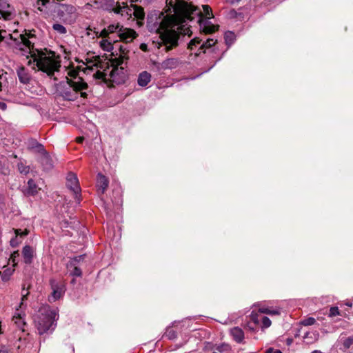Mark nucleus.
I'll return each instance as SVG.
<instances>
[{
	"mask_svg": "<svg viewBox=\"0 0 353 353\" xmlns=\"http://www.w3.org/2000/svg\"><path fill=\"white\" fill-rule=\"evenodd\" d=\"M312 353H322L321 351L319 350H314Z\"/></svg>",
	"mask_w": 353,
	"mask_h": 353,
	"instance_id": "obj_57",
	"label": "nucleus"
},
{
	"mask_svg": "<svg viewBox=\"0 0 353 353\" xmlns=\"http://www.w3.org/2000/svg\"><path fill=\"white\" fill-rule=\"evenodd\" d=\"M38 192V188L32 179L28 181L27 194L29 195H35Z\"/></svg>",
	"mask_w": 353,
	"mask_h": 353,
	"instance_id": "obj_23",
	"label": "nucleus"
},
{
	"mask_svg": "<svg viewBox=\"0 0 353 353\" xmlns=\"http://www.w3.org/2000/svg\"><path fill=\"white\" fill-rule=\"evenodd\" d=\"M319 339V333L317 331L307 332L303 336L304 342L306 344H312Z\"/></svg>",
	"mask_w": 353,
	"mask_h": 353,
	"instance_id": "obj_16",
	"label": "nucleus"
},
{
	"mask_svg": "<svg viewBox=\"0 0 353 353\" xmlns=\"http://www.w3.org/2000/svg\"><path fill=\"white\" fill-rule=\"evenodd\" d=\"M118 37L125 43H130L138 37V34L133 29L125 28L122 26Z\"/></svg>",
	"mask_w": 353,
	"mask_h": 353,
	"instance_id": "obj_8",
	"label": "nucleus"
},
{
	"mask_svg": "<svg viewBox=\"0 0 353 353\" xmlns=\"http://www.w3.org/2000/svg\"><path fill=\"white\" fill-rule=\"evenodd\" d=\"M123 60H124V56H121L118 58L116 57L112 59V62L113 69L110 72V76L112 77H114L115 73L119 71V66L123 64Z\"/></svg>",
	"mask_w": 353,
	"mask_h": 353,
	"instance_id": "obj_20",
	"label": "nucleus"
},
{
	"mask_svg": "<svg viewBox=\"0 0 353 353\" xmlns=\"http://www.w3.org/2000/svg\"><path fill=\"white\" fill-rule=\"evenodd\" d=\"M247 327H248V329L251 330H254V327L252 326L251 323L250 322L248 323Z\"/></svg>",
	"mask_w": 353,
	"mask_h": 353,
	"instance_id": "obj_55",
	"label": "nucleus"
},
{
	"mask_svg": "<svg viewBox=\"0 0 353 353\" xmlns=\"http://www.w3.org/2000/svg\"><path fill=\"white\" fill-rule=\"evenodd\" d=\"M59 94L64 100L74 101L78 98V94L73 90L71 85L63 87L59 90Z\"/></svg>",
	"mask_w": 353,
	"mask_h": 353,
	"instance_id": "obj_9",
	"label": "nucleus"
},
{
	"mask_svg": "<svg viewBox=\"0 0 353 353\" xmlns=\"http://www.w3.org/2000/svg\"><path fill=\"white\" fill-rule=\"evenodd\" d=\"M67 187L70 189L75 195V199H77V201L78 203H80V192H81V188L79 184V180L77 179V176L74 173H69L67 176V182H66Z\"/></svg>",
	"mask_w": 353,
	"mask_h": 353,
	"instance_id": "obj_6",
	"label": "nucleus"
},
{
	"mask_svg": "<svg viewBox=\"0 0 353 353\" xmlns=\"http://www.w3.org/2000/svg\"><path fill=\"white\" fill-rule=\"evenodd\" d=\"M78 73L79 72L77 70H76L74 69H72V70H69L68 74L70 77L76 79L77 77Z\"/></svg>",
	"mask_w": 353,
	"mask_h": 353,
	"instance_id": "obj_46",
	"label": "nucleus"
},
{
	"mask_svg": "<svg viewBox=\"0 0 353 353\" xmlns=\"http://www.w3.org/2000/svg\"><path fill=\"white\" fill-rule=\"evenodd\" d=\"M230 333L234 341L237 343H241L243 341L244 332L241 328L234 327L231 329Z\"/></svg>",
	"mask_w": 353,
	"mask_h": 353,
	"instance_id": "obj_18",
	"label": "nucleus"
},
{
	"mask_svg": "<svg viewBox=\"0 0 353 353\" xmlns=\"http://www.w3.org/2000/svg\"><path fill=\"white\" fill-rule=\"evenodd\" d=\"M8 73L3 69L0 68V91H2L3 88L8 85Z\"/></svg>",
	"mask_w": 353,
	"mask_h": 353,
	"instance_id": "obj_22",
	"label": "nucleus"
},
{
	"mask_svg": "<svg viewBox=\"0 0 353 353\" xmlns=\"http://www.w3.org/2000/svg\"><path fill=\"white\" fill-rule=\"evenodd\" d=\"M15 17V10L13 6L6 0H0V19L11 20Z\"/></svg>",
	"mask_w": 353,
	"mask_h": 353,
	"instance_id": "obj_7",
	"label": "nucleus"
},
{
	"mask_svg": "<svg viewBox=\"0 0 353 353\" xmlns=\"http://www.w3.org/2000/svg\"><path fill=\"white\" fill-rule=\"evenodd\" d=\"M225 40L228 44H231L234 40V34L232 32H227L225 34Z\"/></svg>",
	"mask_w": 353,
	"mask_h": 353,
	"instance_id": "obj_33",
	"label": "nucleus"
},
{
	"mask_svg": "<svg viewBox=\"0 0 353 353\" xmlns=\"http://www.w3.org/2000/svg\"><path fill=\"white\" fill-rule=\"evenodd\" d=\"M106 28L108 29V32H109V34L117 33V35H119L121 28H122V25L119 23L110 24Z\"/></svg>",
	"mask_w": 353,
	"mask_h": 353,
	"instance_id": "obj_25",
	"label": "nucleus"
},
{
	"mask_svg": "<svg viewBox=\"0 0 353 353\" xmlns=\"http://www.w3.org/2000/svg\"><path fill=\"white\" fill-rule=\"evenodd\" d=\"M12 41L17 43L18 39L14 38L12 34H7L6 30H0V42L5 41L8 45H11Z\"/></svg>",
	"mask_w": 353,
	"mask_h": 353,
	"instance_id": "obj_19",
	"label": "nucleus"
},
{
	"mask_svg": "<svg viewBox=\"0 0 353 353\" xmlns=\"http://www.w3.org/2000/svg\"><path fill=\"white\" fill-rule=\"evenodd\" d=\"M34 250L30 245H25L22 250V255L24 262L26 264H30L32 261Z\"/></svg>",
	"mask_w": 353,
	"mask_h": 353,
	"instance_id": "obj_14",
	"label": "nucleus"
},
{
	"mask_svg": "<svg viewBox=\"0 0 353 353\" xmlns=\"http://www.w3.org/2000/svg\"><path fill=\"white\" fill-rule=\"evenodd\" d=\"M33 148H34L37 152L40 154V155L46 152V150H45L43 145L40 143H37L35 144V146H34Z\"/></svg>",
	"mask_w": 353,
	"mask_h": 353,
	"instance_id": "obj_39",
	"label": "nucleus"
},
{
	"mask_svg": "<svg viewBox=\"0 0 353 353\" xmlns=\"http://www.w3.org/2000/svg\"><path fill=\"white\" fill-rule=\"evenodd\" d=\"M316 322V320L313 317H308L302 321L301 324L305 326L314 325Z\"/></svg>",
	"mask_w": 353,
	"mask_h": 353,
	"instance_id": "obj_36",
	"label": "nucleus"
},
{
	"mask_svg": "<svg viewBox=\"0 0 353 353\" xmlns=\"http://www.w3.org/2000/svg\"><path fill=\"white\" fill-rule=\"evenodd\" d=\"M62 7L65 8V11L69 12H73L75 10L74 7L70 5H62Z\"/></svg>",
	"mask_w": 353,
	"mask_h": 353,
	"instance_id": "obj_45",
	"label": "nucleus"
},
{
	"mask_svg": "<svg viewBox=\"0 0 353 353\" xmlns=\"http://www.w3.org/2000/svg\"><path fill=\"white\" fill-rule=\"evenodd\" d=\"M80 92H81L80 95H81V97H83V98H86L87 97L88 94H87L86 92H83V91H80Z\"/></svg>",
	"mask_w": 353,
	"mask_h": 353,
	"instance_id": "obj_54",
	"label": "nucleus"
},
{
	"mask_svg": "<svg viewBox=\"0 0 353 353\" xmlns=\"http://www.w3.org/2000/svg\"><path fill=\"white\" fill-rule=\"evenodd\" d=\"M109 34H109V32H108L107 28H104L103 30H102L100 33V36L102 37H108Z\"/></svg>",
	"mask_w": 353,
	"mask_h": 353,
	"instance_id": "obj_49",
	"label": "nucleus"
},
{
	"mask_svg": "<svg viewBox=\"0 0 353 353\" xmlns=\"http://www.w3.org/2000/svg\"><path fill=\"white\" fill-rule=\"evenodd\" d=\"M216 41H214L213 39H208L205 42L203 43L201 46V49H206L212 47L215 44Z\"/></svg>",
	"mask_w": 353,
	"mask_h": 353,
	"instance_id": "obj_32",
	"label": "nucleus"
},
{
	"mask_svg": "<svg viewBox=\"0 0 353 353\" xmlns=\"http://www.w3.org/2000/svg\"><path fill=\"white\" fill-rule=\"evenodd\" d=\"M261 322H262V325H261L262 328H268L272 324L270 319L267 316H262Z\"/></svg>",
	"mask_w": 353,
	"mask_h": 353,
	"instance_id": "obj_35",
	"label": "nucleus"
},
{
	"mask_svg": "<svg viewBox=\"0 0 353 353\" xmlns=\"http://www.w3.org/2000/svg\"><path fill=\"white\" fill-rule=\"evenodd\" d=\"M28 64H29V65H31V64H32V61H31V60H30V61H28Z\"/></svg>",
	"mask_w": 353,
	"mask_h": 353,
	"instance_id": "obj_58",
	"label": "nucleus"
},
{
	"mask_svg": "<svg viewBox=\"0 0 353 353\" xmlns=\"http://www.w3.org/2000/svg\"><path fill=\"white\" fill-rule=\"evenodd\" d=\"M0 353H8V350L3 345H0Z\"/></svg>",
	"mask_w": 353,
	"mask_h": 353,
	"instance_id": "obj_52",
	"label": "nucleus"
},
{
	"mask_svg": "<svg viewBox=\"0 0 353 353\" xmlns=\"http://www.w3.org/2000/svg\"><path fill=\"white\" fill-rule=\"evenodd\" d=\"M19 256V253L18 251H14L10 256V260L13 263V265L15 266L17 264L16 260L17 258Z\"/></svg>",
	"mask_w": 353,
	"mask_h": 353,
	"instance_id": "obj_43",
	"label": "nucleus"
},
{
	"mask_svg": "<svg viewBox=\"0 0 353 353\" xmlns=\"http://www.w3.org/2000/svg\"><path fill=\"white\" fill-rule=\"evenodd\" d=\"M120 70H123V68L122 67H120Z\"/></svg>",
	"mask_w": 353,
	"mask_h": 353,
	"instance_id": "obj_59",
	"label": "nucleus"
},
{
	"mask_svg": "<svg viewBox=\"0 0 353 353\" xmlns=\"http://www.w3.org/2000/svg\"><path fill=\"white\" fill-rule=\"evenodd\" d=\"M259 312L262 314H268L271 315H276L279 314V312L276 310H271L267 307H262L259 310Z\"/></svg>",
	"mask_w": 353,
	"mask_h": 353,
	"instance_id": "obj_31",
	"label": "nucleus"
},
{
	"mask_svg": "<svg viewBox=\"0 0 353 353\" xmlns=\"http://www.w3.org/2000/svg\"><path fill=\"white\" fill-rule=\"evenodd\" d=\"M67 83L68 85L72 86L77 94L78 92L83 91L88 88V83L81 77H78L77 81L67 79Z\"/></svg>",
	"mask_w": 353,
	"mask_h": 353,
	"instance_id": "obj_10",
	"label": "nucleus"
},
{
	"mask_svg": "<svg viewBox=\"0 0 353 353\" xmlns=\"http://www.w3.org/2000/svg\"><path fill=\"white\" fill-rule=\"evenodd\" d=\"M10 273H7V271H4L3 272H0V276H1L2 280L7 281L8 279V276Z\"/></svg>",
	"mask_w": 353,
	"mask_h": 353,
	"instance_id": "obj_48",
	"label": "nucleus"
},
{
	"mask_svg": "<svg viewBox=\"0 0 353 353\" xmlns=\"http://www.w3.org/2000/svg\"><path fill=\"white\" fill-rule=\"evenodd\" d=\"M29 231L28 230H25L24 231H22L21 229H17L15 230L16 234L20 235L21 236H24L28 234Z\"/></svg>",
	"mask_w": 353,
	"mask_h": 353,
	"instance_id": "obj_44",
	"label": "nucleus"
},
{
	"mask_svg": "<svg viewBox=\"0 0 353 353\" xmlns=\"http://www.w3.org/2000/svg\"><path fill=\"white\" fill-rule=\"evenodd\" d=\"M212 353H217V352H212Z\"/></svg>",
	"mask_w": 353,
	"mask_h": 353,
	"instance_id": "obj_60",
	"label": "nucleus"
},
{
	"mask_svg": "<svg viewBox=\"0 0 353 353\" xmlns=\"http://www.w3.org/2000/svg\"><path fill=\"white\" fill-rule=\"evenodd\" d=\"M192 7L198 9L201 14L198 16L194 15V17H191L190 19H187L186 22L184 24H187L186 27L189 28L188 22L192 21L195 17H198V23H199V28L201 32L205 34H212L216 32L218 30L219 26L212 24L209 19L213 17L212 11L211 8L208 5H203V12L201 11V10L196 6L192 5Z\"/></svg>",
	"mask_w": 353,
	"mask_h": 353,
	"instance_id": "obj_4",
	"label": "nucleus"
},
{
	"mask_svg": "<svg viewBox=\"0 0 353 353\" xmlns=\"http://www.w3.org/2000/svg\"><path fill=\"white\" fill-rule=\"evenodd\" d=\"M133 15L137 19H140V20L143 19L144 17H145V13H144L143 9L140 6L134 5Z\"/></svg>",
	"mask_w": 353,
	"mask_h": 353,
	"instance_id": "obj_24",
	"label": "nucleus"
},
{
	"mask_svg": "<svg viewBox=\"0 0 353 353\" xmlns=\"http://www.w3.org/2000/svg\"><path fill=\"white\" fill-rule=\"evenodd\" d=\"M70 274L73 276H81L82 275V272L81 269L77 266V265L71 267L70 269H68Z\"/></svg>",
	"mask_w": 353,
	"mask_h": 353,
	"instance_id": "obj_29",
	"label": "nucleus"
},
{
	"mask_svg": "<svg viewBox=\"0 0 353 353\" xmlns=\"http://www.w3.org/2000/svg\"><path fill=\"white\" fill-rule=\"evenodd\" d=\"M265 353H282L279 350H274L273 348L268 349Z\"/></svg>",
	"mask_w": 353,
	"mask_h": 353,
	"instance_id": "obj_50",
	"label": "nucleus"
},
{
	"mask_svg": "<svg viewBox=\"0 0 353 353\" xmlns=\"http://www.w3.org/2000/svg\"><path fill=\"white\" fill-rule=\"evenodd\" d=\"M169 10L173 12L172 15L164 16L161 13L157 21L148 27L150 31L159 34L160 44L169 51L178 46L179 34L190 35L192 32L184 24L187 19L198 16L200 11L192 7V5L184 0H170L168 2Z\"/></svg>",
	"mask_w": 353,
	"mask_h": 353,
	"instance_id": "obj_1",
	"label": "nucleus"
},
{
	"mask_svg": "<svg viewBox=\"0 0 353 353\" xmlns=\"http://www.w3.org/2000/svg\"><path fill=\"white\" fill-rule=\"evenodd\" d=\"M7 109V105L5 102L0 101V110L5 111Z\"/></svg>",
	"mask_w": 353,
	"mask_h": 353,
	"instance_id": "obj_51",
	"label": "nucleus"
},
{
	"mask_svg": "<svg viewBox=\"0 0 353 353\" xmlns=\"http://www.w3.org/2000/svg\"><path fill=\"white\" fill-rule=\"evenodd\" d=\"M52 28L54 31L61 34H65L67 32L66 28L63 25L59 23L53 24Z\"/></svg>",
	"mask_w": 353,
	"mask_h": 353,
	"instance_id": "obj_30",
	"label": "nucleus"
},
{
	"mask_svg": "<svg viewBox=\"0 0 353 353\" xmlns=\"http://www.w3.org/2000/svg\"><path fill=\"white\" fill-rule=\"evenodd\" d=\"M39 161L44 170H48L52 168L53 161L47 152L41 154L39 157Z\"/></svg>",
	"mask_w": 353,
	"mask_h": 353,
	"instance_id": "obj_15",
	"label": "nucleus"
},
{
	"mask_svg": "<svg viewBox=\"0 0 353 353\" xmlns=\"http://www.w3.org/2000/svg\"><path fill=\"white\" fill-rule=\"evenodd\" d=\"M52 293L48 296V301L50 303L55 302L59 299L65 292V285L62 282H58L54 279L50 281Z\"/></svg>",
	"mask_w": 353,
	"mask_h": 353,
	"instance_id": "obj_5",
	"label": "nucleus"
},
{
	"mask_svg": "<svg viewBox=\"0 0 353 353\" xmlns=\"http://www.w3.org/2000/svg\"><path fill=\"white\" fill-rule=\"evenodd\" d=\"M259 315L257 313L252 312L250 317V320L254 325H259L260 321H261V319H259Z\"/></svg>",
	"mask_w": 353,
	"mask_h": 353,
	"instance_id": "obj_34",
	"label": "nucleus"
},
{
	"mask_svg": "<svg viewBox=\"0 0 353 353\" xmlns=\"http://www.w3.org/2000/svg\"><path fill=\"white\" fill-rule=\"evenodd\" d=\"M25 291H26L25 288H23L22 290V297H21V306L23 304V301L27 299V296L28 295V292H26V293H24Z\"/></svg>",
	"mask_w": 353,
	"mask_h": 353,
	"instance_id": "obj_47",
	"label": "nucleus"
},
{
	"mask_svg": "<svg viewBox=\"0 0 353 353\" xmlns=\"http://www.w3.org/2000/svg\"><path fill=\"white\" fill-rule=\"evenodd\" d=\"M352 345H353V336L347 338L343 343V345L345 350L348 349Z\"/></svg>",
	"mask_w": 353,
	"mask_h": 353,
	"instance_id": "obj_38",
	"label": "nucleus"
},
{
	"mask_svg": "<svg viewBox=\"0 0 353 353\" xmlns=\"http://www.w3.org/2000/svg\"><path fill=\"white\" fill-rule=\"evenodd\" d=\"M133 9H134L133 4H130V6H128L125 3H123L122 6L120 4H118L117 6V8L114 10V13L120 14L122 16L130 17L132 15H133Z\"/></svg>",
	"mask_w": 353,
	"mask_h": 353,
	"instance_id": "obj_12",
	"label": "nucleus"
},
{
	"mask_svg": "<svg viewBox=\"0 0 353 353\" xmlns=\"http://www.w3.org/2000/svg\"><path fill=\"white\" fill-rule=\"evenodd\" d=\"M109 181L108 178L101 173L97 175V186L98 191L101 194H103L108 187Z\"/></svg>",
	"mask_w": 353,
	"mask_h": 353,
	"instance_id": "obj_13",
	"label": "nucleus"
},
{
	"mask_svg": "<svg viewBox=\"0 0 353 353\" xmlns=\"http://www.w3.org/2000/svg\"><path fill=\"white\" fill-rule=\"evenodd\" d=\"M217 350L221 353H223V352H228V351H230V346L228 345L223 344V345H221L217 347Z\"/></svg>",
	"mask_w": 353,
	"mask_h": 353,
	"instance_id": "obj_42",
	"label": "nucleus"
},
{
	"mask_svg": "<svg viewBox=\"0 0 353 353\" xmlns=\"http://www.w3.org/2000/svg\"><path fill=\"white\" fill-rule=\"evenodd\" d=\"M83 137H79L77 138V141L78 143H81L83 141Z\"/></svg>",
	"mask_w": 353,
	"mask_h": 353,
	"instance_id": "obj_56",
	"label": "nucleus"
},
{
	"mask_svg": "<svg viewBox=\"0 0 353 353\" xmlns=\"http://www.w3.org/2000/svg\"><path fill=\"white\" fill-rule=\"evenodd\" d=\"M151 81V74L147 71L141 72L137 79V83L141 87L146 86Z\"/></svg>",
	"mask_w": 353,
	"mask_h": 353,
	"instance_id": "obj_17",
	"label": "nucleus"
},
{
	"mask_svg": "<svg viewBox=\"0 0 353 353\" xmlns=\"http://www.w3.org/2000/svg\"><path fill=\"white\" fill-rule=\"evenodd\" d=\"M339 314H340L339 310L337 307H332L330 309V313H329L330 316L333 317V316H336Z\"/></svg>",
	"mask_w": 353,
	"mask_h": 353,
	"instance_id": "obj_41",
	"label": "nucleus"
},
{
	"mask_svg": "<svg viewBox=\"0 0 353 353\" xmlns=\"http://www.w3.org/2000/svg\"><path fill=\"white\" fill-rule=\"evenodd\" d=\"M57 319V314L54 310L47 305L41 307L34 319L39 334H43L54 330Z\"/></svg>",
	"mask_w": 353,
	"mask_h": 353,
	"instance_id": "obj_3",
	"label": "nucleus"
},
{
	"mask_svg": "<svg viewBox=\"0 0 353 353\" xmlns=\"http://www.w3.org/2000/svg\"><path fill=\"white\" fill-rule=\"evenodd\" d=\"M201 41V39H200L199 38H194V39H192L190 41V42L189 43L188 48L190 50H193L194 46H196V45L200 44Z\"/></svg>",
	"mask_w": 353,
	"mask_h": 353,
	"instance_id": "obj_40",
	"label": "nucleus"
},
{
	"mask_svg": "<svg viewBox=\"0 0 353 353\" xmlns=\"http://www.w3.org/2000/svg\"><path fill=\"white\" fill-rule=\"evenodd\" d=\"M119 4L118 2L115 3L114 0H106V3L104 5V9L108 11H113L117 8V6Z\"/></svg>",
	"mask_w": 353,
	"mask_h": 353,
	"instance_id": "obj_27",
	"label": "nucleus"
},
{
	"mask_svg": "<svg viewBox=\"0 0 353 353\" xmlns=\"http://www.w3.org/2000/svg\"><path fill=\"white\" fill-rule=\"evenodd\" d=\"M83 255H80V256H75L74 258L72 259L67 264V268L68 269H70L71 267L74 266V265H78L80 261H83Z\"/></svg>",
	"mask_w": 353,
	"mask_h": 353,
	"instance_id": "obj_28",
	"label": "nucleus"
},
{
	"mask_svg": "<svg viewBox=\"0 0 353 353\" xmlns=\"http://www.w3.org/2000/svg\"><path fill=\"white\" fill-rule=\"evenodd\" d=\"M32 37L30 34H20L17 43H21L27 48L30 51L32 61L35 63L34 65L38 68V70L46 73L48 76L51 77L54 72L59 70L60 64L52 57L47 56L42 50L34 49V43L30 40Z\"/></svg>",
	"mask_w": 353,
	"mask_h": 353,
	"instance_id": "obj_2",
	"label": "nucleus"
},
{
	"mask_svg": "<svg viewBox=\"0 0 353 353\" xmlns=\"http://www.w3.org/2000/svg\"><path fill=\"white\" fill-rule=\"evenodd\" d=\"M163 64L165 68H175L178 65V61L175 59H168Z\"/></svg>",
	"mask_w": 353,
	"mask_h": 353,
	"instance_id": "obj_26",
	"label": "nucleus"
},
{
	"mask_svg": "<svg viewBox=\"0 0 353 353\" xmlns=\"http://www.w3.org/2000/svg\"><path fill=\"white\" fill-rule=\"evenodd\" d=\"M17 74L19 81L23 84H28L32 80V77L28 70L23 66L19 67L17 70Z\"/></svg>",
	"mask_w": 353,
	"mask_h": 353,
	"instance_id": "obj_11",
	"label": "nucleus"
},
{
	"mask_svg": "<svg viewBox=\"0 0 353 353\" xmlns=\"http://www.w3.org/2000/svg\"><path fill=\"white\" fill-rule=\"evenodd\" d=\"M140 48L143 50V51H146L147 50V45L145 44V43H141V46H140Z\"/></svg>",
	"mask_w": 353,
	"mask_h": 353,
	"instance_id": "obj_53",
	"label": "nucleus"
},
{
	"mask_svg": "<svg viewBox=\"0 0 353 353\" xmlns=\"http://www.w3.org/2000/svg\"><path fill=\"white\" fill-rule=\"evenodd\" d=\"M13 320L14 321V323L17 325V327L24 332L26 323L24 321L22 315L21 314H16L13 316Z\"/></svg>",
	"mask_w": 353,
	"mask_h": 353,
	"instance_id": "obj_21",
	"label": "nucleus"
},
{
	"mask_svg": "<svg viewBox=\"0 0 353 353\" xmlns=\"http://www.w3.org/2000/svg\"><path fill=\"white\" fill-rule=\"evenodd\" d=\"M18 170L21 173L26 174L29 172L30 168L24 165L22 163H20L18 164Z\"/></svg>",
	"mask_w": 353,
	"mask_h": 353,
	"instance_id": "obj_37",
	"label": "nucleus"
}]
</instances>
